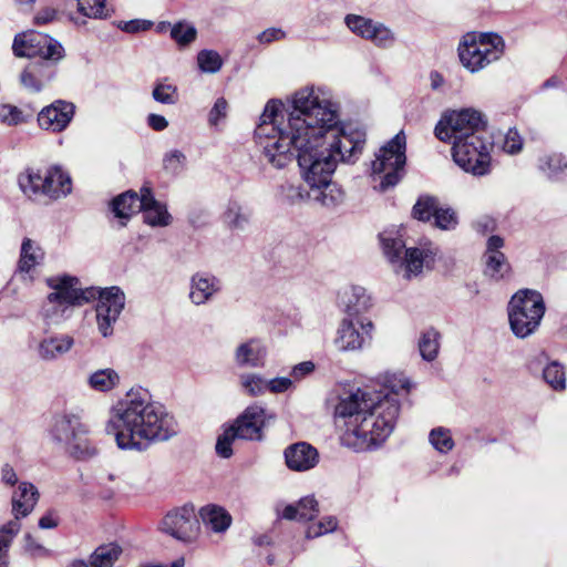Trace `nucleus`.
<instances>
[{
	"label": "nucleus",
	"mask_w": 567,
	"mask_h": 567,
	"mask_svg": "<svg viewBox=\"0 0 567 567\" xmlns=\"http://www.w3.org/2000/svg\"><path fill=\"white\" fill-rule=\"evenodd\" d=\"M405 147V135L400 132L382 146L375 155V161L372 162V174H383L379 185L381 192L394 187L400 182L401 172L406 162Z\"/></svg>",
	"instance_id": "obj_10"
},
{
	"label": "nucleus",
	"mask_w": 567,
	"mask_h": 567,
	"mask_svg": "<svg viewBox=\"0 0 567 567\" xmlns=\"http://www.w3.org/2000/svg\"><path fill=\"white\" fill-rule=\"evenodd\" d=\"M308 186L309 190L300 186H289L288 197L292 202L307 198L329 209L338 207L344 200V192L331 179L318 183V185Z\"/></svg>",
	"instance_id": "obj_16"
},
{
	"label": "nucleus",
	"mask_w": 567,
	"mask_h": 567,
	"mask_svg": "<svg viewBox=\"0 0 567 567\" xmlns=\"http://www.w3.org/2000/svg\"><path fill=\"white\" fill-rule=\"evenodd\" d=\"M545 313L543 296L530 289L517 291L508 303V319L513 333L526 338L538 328Z\"/></svg>",
	"instance_id": "obj_7"
},
{
	"label": "nucleus",
	"mask_w": 567,
	"mask_h": 567,
	"mask_svg": "<svg viewBox=\"0 0 567 567\" xmlns=\"http://www.w3.org/2000/svg\"><path fill=\"white\" fill-rule=\"evenodd\" d=\"M153 25V22L150 20H143V19H133L130 21H121L117 27L127 33H138L141 31H146L151 29Z\"/></svg>",
	"instance_id": "obj_54"
},
{
	"label": "nucleus",
	"mask_w": 567,
	"mask_h": 567,
	"mask_svg": "<svg viewBox=\"0 0 567 567\" xmlns=\"http://www.w3.org/2000/svg\"><path fill=\"white\" fill-rule=\"evenodd\" d=\"M265 422V409L259 405H250L229 426L238 440L260 441Z\"/></svg>",
	"instance_id": "obj_18"
},
{
	"label": "nucleus",
	"mask_w": 567,
	"mask_h": 567,
	"mask_svg": "<svg viewBox=\"0 0 567 567\" xmlns=\"http://www.w3.org/2000/svg\"><path fill=\"white\" fill-rule=\"evenodd\" d=\"M380 241L389 262L396 272L403 271L405 279L419 276L434 261V252L430 248H406L404 240L393 233L380 234Z\"/></svg>",
	"instance_id": "obj_6"
},
{
	"label": "nucleus",
	"mask_w": 567,
	"mask_h": 567,
	"mask_svg": "<svg viewBox=\"0 0 567 567\" xmlns=\"http://www.w3.org/2000/svg\"><path fill=\"white\" fill-rule=\"evenodd\" d=\"M315 370V363L312 361H303L291 368L290 375L292 381H300L307 375L311 374Z\"/></svg>",
	"instance_id": "obj_56"
},
{
	"label": "nucleus",
	"mask_w": 567,
	"mask_h": 567,
	"mask_svg": "<svg viewBox=\"0 0 567 567\" xmlns=\"http://www.w3.org/2000/svg\"><path fill=\"white\" fill-rule=\"evenodd\" d=\"M221 281L215 275L206 271L195 272L189 279L188 298L195 306L206 305L220 292Z\"/></svg>",
	"instance_id": "obj_21"
},
{
	"label": "nucleus",
	"mask_w": 567,
	"mask_h": 567,
	"mask_svg": "<svg viewBox=\"0 0 567 567\" xmlns=\"http://www.w3.org/2000/svg\"><path fill=\"white\" fill-rule=\"evenodd\" d=\"M235 440H238L234 430L228 425L224 429L223 433L217 437L216 453L223 458H229L233 455L231 445Z\"/></svg>",
	"instance_id": "obj_49"
},
{
	"label": "nucleus",
	"mask_w": 567,
	"mask_h": 567,
	"mask_svg": "<svg viewBox=\"0 0 567 567\" xmlns=\"http://www.w3.org/2000/svg\"><path fill=\"white\" fill-rule=\"evenodd\" d=\"M251 215V209L248 206L237 200H229L224 213V220L229 229L244 231L250 224Z\"/></svg>",
	"instance_id": "obj_27"
},
{
	"label": "nucleus",
	"mask_w": 567,
	"mask_h": 567,
	"mask_svg": "<svg viewBox=\"0 0 567 567\" xmlns=\"http://www.w3.org/2000/svg\"><path fill=\"white\" fill-rule=\"evenodd\" d=\"M199 515L203 522L208 525L215 533H223L229 528L231 524L230 514L223 507L208 505L200 509Z\"/></svg>",
	"instance_id": "obj_28"
},
{
	"label": "nucleus",
	"mask_w": 567,
	"mask_h": 567,
	"mask_svg": "<svg viewBox=\"0 0 567 567\" xmlns=\"http://www.w3.org/2000/svg\"><path fill=\"white\" fill-rule=\"evenodd\" d=\"M43 256L44 254L42 249L35 245L34 241L25 238L21 245V255L18 265L19 270L21 272H29L41 262Z\"/></svg>",
	"instance_id": "obj_33"
},
{
	"label": "nucleus",
	"mask_w": 567,
	"mask_h": 567,
	"mask_svg": "<svg viewBox=\"0 0 567 567\" xmlns=\"http://www.w3.org/2000/svg\"><path fill=\"white\" fill-rule=\"evenodd\" d=\"M153 99L162 104L174 105L178 102L177 87L163 82L156 83L152 92Z\"/></svg>",
	"instance_id": "obj_46"
},
{
	"label": "nucleus",
	"mask_w": 567,
	"mask_h": 567,
	"mask_svg": "<svg viewBox=\"0 0 567 567\" xmlns=\"http://www.w3.org/2000/svg\"><path fill=\"white\" fill-rule=\"evenodd\" d=\"M197 35V30L193 24L177 22L171 28V37L177 44L186 47L194 42Z\"/></svg>",
	"instance_id": "obj_45"
},
{
	"label": "nucleus",
	"mask_w": 567,
	"mask_h": 567,
	"mask_svg": "<svg viewBox=\"0 0 567 567\" xmlns=\"http://www.w3.org/2000/svg\"><path fill=\"white\" fill-rule=\"evenodd\" d=\"M318 524L324 534L332 533L338 527V520L334 516H324L318 522Z\"/></svg>",
	"instance_id": "obj_64"
},
{
	"label": "nucleus",
	"mask_w": 567,
	"mask_h": 567,
	"mask_svg": "<svg viewBox=\"0 0 567 567\" xmlns=\"http://www.w3.org/2000/svg\"><path fill=\"white\" fill-rule=\"evenodd\" d=\"M163 532L182 542H192L199 532V522L193 506L169 512L162 522Z\"/></svg>",
	"instance_id": "obj_17"
},
{
	"label": "nucleus",
	"mask_w": 567,
	"mask_h": 567,
	"mask_svg": "<svg viewBox=\"0 0 567 567\" xmlns=\"http://www.w3.org/2000/svg\"><path fill=\"white\" fill-rule=\"evenodd\" d=\"M439 208V199L431 195H421L412 208L413 218L426 223L430 221Z\"/></svg>",
	"instance_id": "obj_35"
},
{
	"label": "nucleus",
	"mask_w": 567,
	"mask_h": 567,
	"mask_svg": "<svg viewBox=\"0 0 567 567\" xmlns=\"http://www.w3.org/2000/svg\"><path fill=\"white\" fill-rule=\"evenodd\" d=\"M24 548L33 556L45 553L43 546L37 543L30 534L24 536Z\"/></svg>",
	"instance_id": "obj_63"
},
{
	"label": "nucleus",
	"mask_w": 567,
	"mask_h": 567,
	"mask_svg": "<svg viewBox=\"0 0 567 567\" xmlns=\"http://www.w3.org/2000/svg\"><path fill=\"white\" fill-rule=\"evenodd\" d=\"M373 323L364 317L344 318L337 331L334 343L341 351H357L372 339Z\"/></svg>",
	"instance_id": "obj_15"
},
{
	"label": "nucleus",
	"mask_w": 567,
	"mask_h": 567,
	"mask_svg": "<svg viewBox=\"0 0 567 567\" xmlns=\"http://www.w3.org/2000/svg\"><path fill=\"white\" fill-rule=\"evenodd\" d=\"M255 138L267 163L284 168L297 158L307 185L330 181L338 163H354L365 132L341 123L338 107L313 87L297 91L284 114L280 101L265 105Z\"/></svg>",
	"instance_id": "obj_1"
},
{
	"label": "nucleus",
	"mask_w": 567,
	"mask_h": 567,
	"mask_svg": "<svg viewBox=\"0 0 567 567\" xmlns=\"http://www.w3.org/2000/svg\"><path fill=\"white\" fill-rule=\"evenodd\" d=\"M371 306L370 297L363 287L354 286L347 293L346 311L349 317H361Z\"/></svg>",
	"instance_id": "obj_31"
},
{
	"label": "nucleus",
	"mask_w": 567,
	"mask_h": 567,
	"mask_svg": "<svg viewBox=\"0 0 567 567\" xmlns=\"http://www.w3.org/2000/svg\"><path fill=\"white\" fill-rule=\"evenodd\" d=\"M523 148V138L515 128H509L504 137L503 150L507 154H517Z\"/></svg>",
	"instance_id": "obj_53"
},
{
	"label": "nucleus",
	"mask_w": 567,
	"mask_h": 567,
	"mask_svg": "<svg viewBox=\"0 0 567 567\" xmlns=\"http://www.w3.org/2000/svg\"><path fill=\"white\" fill-rule=\"evenodd\" d=\"M287 467L293 472H307L319 463V452L308 442H297L284 451Z\"/></svg>",
	"instance_id": "obj_20"
},
{
	"label": "nucleus",
	"mask_w": 567,
	"mask_h": 567,
	"mask_svg": "<svg viewBox=\"0 0 567 567\" xmlns=\"http://www.w3.org/2000/svg\"><path fill=\"white\" fill-rule=\"evenodd\" d=\"M296 505L299 508V520L309 522L319 514V503L313 495L300 498Z\"/></svg>",
	"instance_id": "obj_50"
},
{
	"label": "nucleus",
	"mask_w": 567,
	"mask_h": 567,
	"mask_svg": "<svg viewBox=\"0 0 567 567\" xmlns=\"http://www.w3.org/2000/svg\"><path fill=\"white\" fill-rule=\"evenodd\" d=\"M440 333L434 329L424 331L419 340L420 354L425 361H433L440 349Z\"/></svg>",
	"instance_id": "obj_37"
},
{
	"label": "nucleus",
	"mask_w": 567,
	"mask_h": 567,
	"mask_svg": "<svg viewBox=\"0 0 567 567\" xmlns=\"http://www.w3.org/2000/svg\"><path fill=\"white\" fill-rule=\"evenodd\" d=\"M228 103L224 97L216 100L213 109L209 112V122L215 125L218 121L226 116Z\"/></svg>",
	"instance_id": "obj_57"
},
{
	"label": "nucleus",
	"mask_w": 567,
	"mask_h": 567,
	"mask_svg": "<svg viewBox=\"0 0 567 567\" xmlns=\"http://www.w3.org/2000/svg\"><path fill=\"white\" fill-rule=\"evenodd\" d=\"M144 187L141 188V195L134 190H127L111 202V208L115 217L128 220L134 214L141 212L145 200Z\"/></svg>",
	"instance_id": "obj_24"
},
{
	"label": "nucleus",
	"mask_w": 567,
	"mask_h": 567,
	"mask_svg": "<svg viewBox=\"0 0 567 567\" xmlns=\"http://www.w3.org/2000/svg\"><path fill=\"white\" fill-rule=\"evenodd\" d=\"M539 171L549 179H559L567 169V161L561 154L553 153L538 159Z\"/></svg>",
	"instance_id": "obj_30"
},
{
	"label": "nucleus",
	"mask_w": 567,
	"mask_h": 567,
	"mask_svg": "<svg viewBox=\"0 0 567 567\" xmlns=\"http://www.w3.org/2000/svg\"><path fill=\"white\" fill-rule=\"evenodd\" d=\"M45 282L52 291L43 299L38 312L44 332L61 327L73 316L75 307L96 298L95 288H83L75 276H53L47 278Z\"/></svg>",
	"instance_id": "obj_4"
},
{
	"label": "nucleus",
	"mask_w": 567,
	"mask_h": 567,
	"mask_svg": "<svg viewBox=\"0 0 567 567\" xmlns=\"http://www.w3.org/2000/svg\"><path fill=\"white\" fill-rule=\"evenodd\" d=\"M107 432L114 434L118 449L142 452L153 442L169 440L177 430L174 416L140 388L130 390L112 408Z\"/></svg>",
	"instance_id": "obj_3"
},
{
	"label": "nucleus",
	"mask_w": 567,
	"mask_h": 567,
	"mask_svg": "<svg viewBox=\"0 0 567 567\" xmlns=\"http://www.w3.org/2000/svg\"><path fill=\"white\" fill-rule=\"evenodd\" d=\"M186 156L178 150L171 151L164 155L163 167L173 175L181 173L185 166Z\"/></svg>",
	"instance_id": "obj_51"
},
{
	"label": "nucleus",
	"mask_w": 567,
	"mask_h": 567,
	"mask_svg": "<svg viewBox=\"0 0 567 567\" xmlns=\"http://www.w3.org/2000/svg\"><path fill=\"white\" fill-rule=\"evenodd\" d=\"M58 62L40 59L32 61L23 70L20 75V81L30 80V78H39V80L47 84L55 76V64Z\"/></svg>",
	"instance_id": "obj_29"
},
{
	"label": "nucleus",
	"mask_w": 567,
	"mask_h": 567,
	"mask_svg": "<svg viewBox=\"0 0 567 567\" xmlns=\"http://www.w3.org/2000/svg\"><path fill=\"white\" fill-rule=\"evenodd\" d=\"M224 61L215 50L204 49L197 53V65L200 72L215 74L223 68Z\"/></svg>",
	"instance_id": "obj_39"
},
{
	"label": "nucleus",
	"mask_w": 567,
	"mask_h": 567,
	"mask_svg": "<svg viewBox=\"0 0 567 567\" xmlns=\"http://www.w3.org/2000/svg\"><path fill=\"white\" fill-rule=\"evenodd\" d=\"M78 9L89 18L105 19L110 17L105 0H78Z\"/></svg>",
	"instance_id": "obj_44"
},
{
	"label": "nucleus",
	"mask_w": 567,
	"mask_h": 567,
	"mask_svg": "<svg viewBox=\"0 0 567 567\" xmlns=\"http://www.w3.org/2000/svg\"><path fill=\"white\" fill-rule=\"evenodd\" d=\"M122 548L114 543L99 546L90 556V567H113L118 559Z\"/></svg>",
	"instance_id": "obj_32"
},
{
	"label": "nucleus",
	"mask_w": 567,
	"mask_h": 567,
	"mask_svg": "<svg viewBox=\"0 0 567 567\" xmlns=\"http://www.w3.org/2000/svg\"><path fill=\"white\" fill-rule=\"evenodd\" d=\"M379 49H391L396 42L395 32L382 22H375L371 38L369 39Z\"/></svg>",
	"instance_id": "obj_41"
},
{
	"label": "nucleus",
	"mask_w": 567,
	"mask_h": 567,
	"mask_svg": "<svg viewBox=\"0 0 567 567\" xmlns=\"http://www.w3.org/2000/svg\"><path fill=\"white\" fill-rule=\"evenodd\" d=\"M504 40L496 33H467L458 47L462 64L477 72L498 60L504 52Z\"/></svg>",
	"instance_id": "obj_8"
},
{
	"label": "nucleus",
	"mask_w": 567,
	"mask_h": 567,
	"mask_svg": "<svg viewBox=\"0 0 567 567\" xmlns=\"http://www.w3.org/2000/svg\"><path fill=\"white\" fill-rule=\"evenodd\" d=\"M451 142L453 143V159L464 172L475 176L489 173L492 144L485 141L482 135H472L467 140Z\"/></svg>",
	"instance_id": "obj_12"
},
{
	"label": "nucleus",
	"mask_w": 567,
	"mask_h": 567,
	"mask_svg": "<svg viewBox=\"0 0 567 567\" xmlns=\"http://www.w3.org/2000/svg\"><path fill=\"white\" fill-rule=\"evenodd\" d=\"M434 225L442 230H453L458 224V218L454 209L446 207L437 208L434 215Z\"/></svg>",
	"instance_id": "obj_48"
},
{
	"label": "nucleus",
	"mask_w": 567,
	"mask_h": 567,
	"mask_svg": "<svg viewBox=\"0 0 567 567\" xmlns=\"http://www.w3.org/2000/svg\"><path fill=\"white\" fill-rule=\"evenodd\" d=\"M484 115L474 109L445 112L434 128V135L442 142L467 140L482 135L486 127Z\"/></svg>",
	"instance_id": "obj_9"
},
{
	"label": "nucleus",
	"mask_w": 567,
	"mask_h": 567,
	"mask_svg": "<svg viewBox=\"0 0 567 567\" xmlns=\"http://www.w3.org/2000/svg\"><path fill=\"white\" fill-rule=\"evenodd\" d=\"M58 17V11L52 7L40 9L34 16V23L38 25L47 24L54 21Z\"/></svg>",
	"instance_id": "obj_59"
},
{
	"label": "nucleus",
	"mask_w": 567,
	"mask_h": 567,
	"mask_svg": "<svg viewBox=\"0 0 567 567\" xmlns=\"http://www.w3.org/2000/svg\"><path fill=\"white\" fill-rule=\"evenodd\" d=\"M75 341L69 334H52L35 343L34 350L40 360L53 362L71 351Z\"/></svg>",
	"instance_id": "obj_22"
},
{
	"label": "nucleus",
	"mask_w": 567,
	"mask_h": 567,
	"mask_svg": "<svg viewBox=\"0 0 567 567\" xmlns=\"http://www.w3.org/2000/svg\"><path fill=\"white\" fill-rule=\"evenodd\" d=\"M243 391L250 396H258L267 390V380L256 373H243L239 375Z\"/></svg>",
	"instance_id": "obj_43"
},
{
	"label": "nucleus",
	"mask_w": 567,
	"mask_h": 567,
	"mask_svg": "<svg viewBox=\"0 0 567 567\" xmlns=\"http://www.w3.org/2000/svg\"><path fill=\"white\" fill-rule=\"evenodd\" d=\"M1 482L9 486H13L18 483L17 473L8 463L3 464L1 467Z\"/></svg>",
	"instance_id": "obj_61"
},
{
	"label": "nucleus",
	"mask_w": 567,
	"mask_h": 567,
	"mask_svg": "<svg viewBox=\"0 0 567 567\" xmlns=\"http://www.w3.org/2000/svg\"><path fill=\"white\" fill-rule=\"evenodd\" d=\"M95 291L99 297L95 307L97 329L103 337H110L125 307V293L116 286Z\"/></svg>",
	"instance_id": "obj_14"
},
{
	"label": "nucleus",
	"mask_w": 567,
	"mask_h": 567,
	"mask_svg": "<svg viewBox=\"0 0 567 567\" xmlns=\"http://www.w3.org/2000/svg\"><path fill=\"white\" fill-rule=\"evenodd\" d=\"M147 125L156 132H162L167 128L168 121L163 115L151 113L147 116Z\"/></svg>",
	"instance_id": "obj_60"
},
{
	"label": "nucleus",
	"mask_w": 567,
	"mask_h": 567,
	"mask_svg": "<svg viewBox=\"0 0 567 567\" xmlns=\"http://www.w3.org/2000/svg\"><path fill=\"white\" fill-rule=\"evenodd\" d=\"M429 440L433 447L441 453H446L454 446V441L450 431L444 427L433 429L430 432Z\"/></svg>",
	"instance_id": "obj_47"
},
{
	"label": "nucleus",
	"mask_w": 567,
	"mask_h": 567,
	"mask_svg": "<svg viewBox=\"0 0 567 567\" xmlns=\"http://www.w3.org/2000/svg\"><path fill=\"white\" fill-rule=\"evenodd\" d=\"M39 499L38 488L29 482H21L12 495V512L14 518L27 517Z\"/></svg>",
	"instance_id": "obj_25"
},
{
	"label": "nucleus",
	"mask_w": 567,
	"mask_h": 567,
	"mask_svg": "<svg viewBox=\"0 0 567 567\" xmlns=\"http://www.w3.org/2000/svg\"><path fill=\"white\" fill-rule=\"evenodd\" d=\"M75 106L71 102L56 100L43 107L38 114V123L41 128L60 133L64 131L72 121Z\"/></svg>",
	"instance_id": "obj_19"
},
{
	"label": "nucleus",
	"mask_w": 567,
	"mask_h": 567,
	"mask_svg": "<svg viewBox=\"0 0 567 567\" xmlns=\"http://www.w3.org/2000/svg\"><path fill=\"white\" fill-rule=\"evenodd\" d=\"M50 441L78 461H87L97 455V447L87 437L89 429L74 414H58L48 429Z\"/></svg>",
	"instance_id": "obj_5"
},
{
	"label": "nucleus",
	"mask_w": 567,
	"mask_h": 567,
	"mask_svg": "<svg viewBox=\"0 0 567 567\" xmlns=\"http://www.w3.org/2000/svg\"><path fill=\"white\" fill-rule=\"evenodd\" d=\"M89 385L99 392H109L113 390L120 382L117 372L113 369H101L93 372L89 377Z\"/></svg>",
	"instance_id": "obj_34"
},
{
	"label": "nucleus",
	"mask_w": 567,
	"mask_h": 567,
	"mask_svg": "<svg viewBox=\"0 0 567 567\" xmlns=\"http://www.w3.org/2000/svg\"><path fill=\"white\" fill-rule=\"evenodd\" d=\"M286 38V32L280 28H269L258 34L257 39L262 44H268Z\"/></svg>",
	"instance_id": "obj_58"
},
{
	"label": "nucleus",
	"mask_w": 567,
	"mask_h": 567,
	"mask_svg": "<svg viewBox=\"0 0 567 567\" xmlns=\"http://www.w3.org/2000/svg\"><path fill=\"white\" fill-rule=\"evenodd\" d=\"M144 192L146 195L143 208L141 209L143 210L144 221L153 227H164L169 225L172 217L168 214L166 206L154 198L151 188L144 187Z\"/></svg>",
	"instance_id": "obj_26"
},
{
	"label": "nucleus",
	"mask_w": 567,
	"mask_h": 567,
	"mask_svg": "<svg viewBox=\"0 0 567 567\" xmlns=\"http://www.w3.org/2000/svg\"><path fill=\"white\" fill-rule=\"evenodd\" d=\"M20 528L21 524L17 518L8 522L0 528V565H7V550L10 547L13 538L19 533Z\"/></svg>",
	"instance_id": "obj_40"
},
{
	"label": "nucleus",
	"mask_w": 567,
	"mask_h": 567,
	"mask_svg": "<svg viewBox=\"0 0 567 567\" xmlns=\"http://www.w3.org/2000/svg\"><path fill=\"white\" fill-rule=\"evenodd\" d=\"M23 122L22 112L13 105L0 104V123L18 125Z\"/></svg>",
	"instance_id": "obj_52"
},
{
	"label": "nucleus",
	"mask_w": 567,
	"mask_h": 567,
	"mask_svg": "<svg viewBox=\"0 0 567 567\" xmlns=\"http://www.w3.org/2000/svg\"><path fill=\"white\" fill-rule=\"evenodd\" d=\"M543 378L545 382L554 390H564L566 388V374L564 367L553 361L546 364L543 370Z\"/></svg>",
	"instance_id": "obj_42"
},
{
	"label": "nucleus",
	"mask_w": 567,
	"mask_h": 567,
	"mask_svg": "<svg viewBox=\"0 0 567 567\" xmlns=\"http://www.w3.org/2000/svg\"><path fill=\"white\" fill-rule=\"evenodd\" d=\"M393 393L364 389L342 393L334 406V424L342 431L341 442L355 452L379 447L390 436L399 416L400 404Z\"/></svg>",
	"instance_id": "obj_2"
},
{
	"label": "nucleus",
	"mask_w": 567,
	"mask_h": 567,
	"mask_svg": "<svg viewBox=\"0 0 567 567\" xmlns=\"http://www.w3.org/2000/svg\"><path fill=\"white\" fill-rule=\"evenodd\" d=\"M374 20L358 16V14H348L344 18L346 25L350 29L352 33L355 35L368 40L371 38V33L373 31V25H375Z\"/></svg>",
	"instance_id": "obj_38"
},
{
	"label": "nucleus",
	"mask_w": 567,
	"mask_h": 567,
	"mask_svg": "<svg viewBox=\"0 0 567 567\" xmlns=\"http://www.w3.org/2000/svg\"><path fill=\"white\" fill-rule=\"evenodd\" d=\"M19 185L24 194L45 195L56 199L64 197L72 190L71 177L60 166H52L40 172L29 171L19 178Z\"/></svg>",
	"instance_id": "obj_11"
},
{
	"label": "nucleus",
	"mask_w": 567,
	"mask_h": 567,
	"mask_svg": "<svg viewBox=\"0 0 567 567\" xmlns=\"http://www.w3.org/2000/svg\"><path fill=\"white\" fill-rule=\"evenodd\" d=\"M12 50L14 55L34 58L59 62L64 58V48L52 37L28 31L17 34L13 40Z\"/></svg>",
	"instance_id": "obj_13"
},
{
	"label": "nucleus",
	"mask_w": 567,
	"mask_h": 567,
	"mask_svg": "<svg viewBox=\"0 0 567 567\" xmlns=\"http://www.w3.org/2000/svg\"><path fill=\"white\" fill-rule=\"evenodd\" d=\"M293 385V381L287 377H277L267 381V390L271 393H284Z\"/></svg>",
	"instance_id": "obj_55"
},
{
	"label": "nucleus",
	"mask_w": 567,
	"mask_h": 567,
	"mask_svg": "<svg viewBox=\"0 0 567 567\" xmlns=\"http://www.w3.org/2000/svg\"><path fill=\"white\" fill-rule=\"evenodd\" d=\"M267 354V347L261 340L249 339L236 348L234 360L239 368H262Z\"/></svg>",
	"instance_id": "obj_23"
},
{
	"label": "nucleus",
	"mask_w": 567,
	"mask_h": 567,
	"mask_svg": "<svg viewBox=\"0 0 567 567\" xmlns=\"http://www.w3.org/2000/svg\"><path fill=\"white\" fill-rule=\"evenodd\" d=\"M504 246V239L499 236L493 235L487 239L485 255L503 254L501 248Z\"/></svg>",
	"instance_id": "obj_62"
},
{
	"label": "nucleus",
	"mask_w": 567,
	"mask_h": 567,
	"mask_svg": "<svg viewBox=\"0 0 567 567\" xmlns=\"http://www.w3.org/2000/svg\"><path fill=\"white\" fill-rule=\"evenodd\" d=\"M484 274L494 280L503 279L511 270V266L504 254L484 255Z\"/></svg>",
	"instance_id": "obj_36"
}]
</instances>
